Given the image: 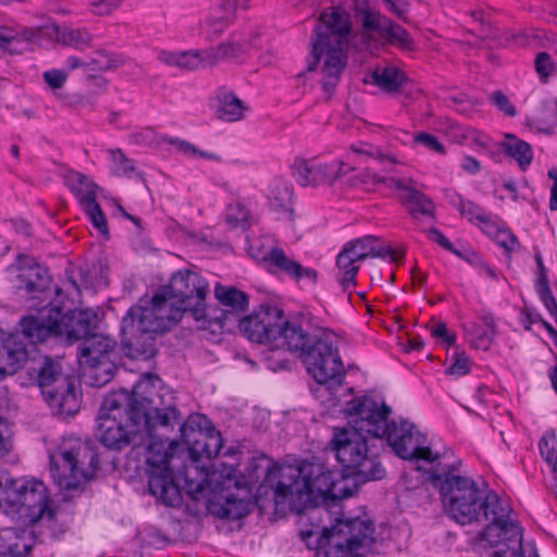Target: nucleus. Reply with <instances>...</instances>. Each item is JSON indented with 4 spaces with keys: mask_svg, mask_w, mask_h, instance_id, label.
Masks as SVG:
<instances>
[{
    "mask_svg": "<svg viewBox=\"0 0 557 557\" xmlns=\"http://www.w3.org/2000/svg\"><path fill=\"white\" fill-rule=\"evenodd\" d=\"M458 210L462 215L467 216L469 221L478 220L479 222L487 223V219L484 216L483 210L471 201L460 199Z\"/></svg>",
    "mask_w": 557,
    "mask_h": 557,
    "instance_id": "48",
    "label": "nucleus"
},
{
    "mask_svg": "<svg viewBox=\"0 0 557 557\" xmlns=\"http://www.w3.org/2000/svg\"><path fill=\"white\" fill-rule=\"evenodd\" d=\"M235 323L251 342L267 344L272 349L299 351L308 373L317 383L341 384L345 370L332 332L321 330L308 334L297 323L284 321L283 311L272 306H261Z\"/></svg>",
    "mask_w": 557,
    "mask_h": 557,
    "instance_id": "3",
    "label": "nucleus"
},
{
    "mask_svg": "<svg viewBox=\"0 0 557 557\" xmlns=\"http://www.w3.org/2000/svg\"><path fill=\"white\" fill-rule=\"evenodd\" d=\"M351 23L345 11L331 9L323 12L315 28L312 41V58L308 71L320 65L322 86L331 96L347 64V50L350 41Z\"/></svg>",
    "mask_w": 557,
    "mask_h": 557,
    "instance_id": "6",
    "label": "nucleus"
},
{
    "mask_svg": "<svg viewBox=\"0 0 557 557\" xmlns=\"http://www.w3.org/2000/svg\"><path fill=\"white\" fill-rule=\"evenodd\" d=\"M16 268L18 270V289L25 290L33 298L39 297L48 289L50 276L46 268L24 256H18Z\"/></svg>",
    "mask_w": 557,
    "mask_h": 557,
    "instance_id": "21",
    "label": "nucleus"
},
{
    "mask_svg": "<svg viewBox=\"0 0 557 557\" xmlns=\"http://www.w3.org/2000/svg\"><path fill=\"white\" fill-rule=\"evenodd\" d=\"M336 267L338 269L337 278L343 288H348L350 285H355V278L360 265L359 262L344 248L337 256Z\"/></svg>",
    "mask_w": 557,
    "mask_h": 557,
    "instance_id": "39",
    "label": "nucleus"
},
{
    "mask_svg": "<svg viewBox=\"0 0 557 557\" xmlns=\"http://www.w3.org/2000/svg\"><path fill=\"white\" fill-rule=\"evenodd\" d=\"M387 10L396 17L408 23L407 13L409 11V2L407 0H389L384 2Z\"/></svg>",
    "mask_w": 557,
    "mask_h": 557,
    "instance_id": "53",
    "label": "nucleus"
},
{
    "mask_svg": "<svg viewBox=\"0 0 557 557\" xmlns=\"http://www.w3.org/2000/svg\"><path fill=\"white\" fill-rule=\"evenodd\" d=\"M483 327L476 324L465 325V331L471 336L470 343L476 349L488 350L496 335L494 318L491 314H484L481 318Z\"/></svg>",
    "mask_w": 557,
    "mask_h": 557,
    "instance_id": "36",
    "label": "nucleus"
},
{
    "mask_svg": "<svg viewBox=\"0 0 557 557\" xmlns=\"http://www.w3.org/2000/svg\"><path fill=\"white\" fill-rule=\"evenodd\" d=\"M36 37H38L37 29L1 26L0 54L20 53V45L23 42H29Z\"/></svg>",
    "mask_w": 557,
    "mask_h": 557,
    "instance_id": "30",
    "label": "nucleus"
},
{
    "mask_svg": "<svg viewBox=\"0 0 557 557\" xmlns=\"http://www.w3.org/2000/svg\"><path fill=\"white\" fill-rule=\"evenodd\" d=\"M250 41L237 38L235 35L215 47L208 48L211 66L218 65L225 60L238 59L250 49Z\"/></svg>",
    "mask_w": 557,
    "mask_h": 557,
    "instance_id": "29",
    "label": "nucleus"
},
{
    "mask_svg": "<svg viewBox=\"0 0 557 557\" xmlns=\"http://www.w3.org/2000/svg\"><path fill=\"white\" fill-rule=\"evenodd\" d=\"M265 259L295 280L308 278L311 282L317 280L315 270L304 268L298 262L289 259L281 248L272 249Z\"/></svg>",
    "mask_w": 557,
    "mask_h": 557,
    "instance_id": "33",
    "label": "nucleus"
},
{
    "mask_svg": "<svg viewBox=\"0 0 557 557\" xmlns=\"http://www.w3.org/2000/svg\"><path fill=\"white\" fill-rule=\"evenodd\" d=\"M83 210L86 212V214L91 220L94 226L103 235L109 234V227L107 224V219L101 210L99 203L96 201L89 203L88 206L84 207Z\"/></svg>",
    "mask_w": 557,
    "mask_h": 557,
    "instance_id": "47",
    "label": "nucleus"
},
{
    "mask_svg": "<svg viewBox=\"0 0 557 557\" xmlns=\"http://www.w3.org/2000/svg\"><path fill=\"white\" fill-rule=\"evenodd\" d=\"M467 138L475 143L480 147L488 146L491 139L485 134L480 133L479 131L471 129L468 132Z\"/></svg>",
    "mask_w": 557,
    "mask_h": 557,
    "instance_id": "64",
    "label": "nucleus"
},
{
    "mask_svg": "<svg viewBox=\"0 0 557 557\" xmlns=\"http://www.w3.org/2000/svg\"><path fill=\"white\" fill-rule=\"evenodd\" d=\"M250 211L240 201L230 203L226 210L225 221L232 227L246 228L249 225Z\"/></svg>",
    "mask_w": 557,
    "mask_h": 557,
    "instance_id": "43",
    "label": "nucleus"
},
{
    "mask_svg": "<svg viewBox=\"0 0 557 557\" xmlns=\"http://www.w3.org/2000/svg\"><path fill=\"white\" fill-rule=\"evenodd\" d=\"M88 373L85 375L90 380V384L94 386H102L109 383L113 377V371L115 369L113 360L103 359L97 364L87 366Z\"/></svg>",
    "mask_w": 557,
    "mask_h": 557,
    "instance_id": "40",
    "label": "nucleus"
},
{
    "mask_svg": "<svg viewBox=\"0 0 557 557\" xmlns=\"http://www.w3.org/2000/svg\"><path fill=\"white\" fill-rule=\"evenodd\" d=\"M431 238L436 242L438 245H441L443 248H445L448 251H451L454 253H458L457 250L454 248L453 244L449 242L445 235L440 232L437 228H432L430 231Z\"/></svg>",
    "mask_w": 557,
    "mask_h": 557,
    "instance_id": "61",
    "label": "nucleus"
},
{
    "mask_svg": "<svg viewBox=\"0 0 557 557\" xmlns=\"http://www.w3.org/2000/svg\"><path fill=\"white\" fill-rule=\"evenodd\" d=\"M26 531L7 528L0 531V557H22L32 549L25 540Z\"/></svg>",
    "mask_w": 557,
    "mask_h": 557,
    "instance_id": "31",
    "label": "nucleus"
},
{
    "mask_svg": "<svg viewBox=\"0 0 557 557\" xmlns=\"http://www.w3.org/2000/svg\"><path fill=\"white\" fill-rule=\"evenodd\" d=\"M344 249L350 253L358 262L371 258H389L393 262H398L403 256L404 250L395 249L391 246H384L380 239L374 236H364L347 243Z\"/></svg>",
    "mask_w": 557,
    "mask_h": 557,
    "instance_id": "23",
    "label": "nucleus"
},
{
    "mask_svg": "<svg viewBox=\"0 0 557 557\" xmlns=\"http://www.w3.org/2000/svg\"><path fill=\"white\" fill-rule=\"evenodd\" d=\"M97 327V315L89 310L61 312L58 318V337H65L71 344L89 337Z\"/></svg>",
    "mask_w": 557,
    "mask_h": 557,
    "instance_id": "20",
    "label": "nucleus"
},
{
    "mask_svg": "<svg viewBox=\"0 0 557 557\" xmlns=\"http://www.w3.org/2000/svg\"><path fill=\"white\" fill-rule=\"evenodd\" d=\"M391 182L394 184V187L405 193L401 199L411 215H431L433 213V202L429 197L410 185L413 183L412 178L408 181L403 177L391 178Z\"/></svg>",
    "mask_w": 557,
    "mask_h": 557,
    "instance_id": "27",
    "label": "nucleus"
},
{
    "mask_svg": "<svg viewBox=\"0 0 557 557\" xmlns=\"http://www.w3.org/2000/svg\"><path fill=\"white\" fill-rule=\"evenodd\" d=\"M208 282L194 271L175 273L168 286L150 300L128 309L121 324L122 345L133 359H150L157 354V336L170 331L184 314L206 319Z\"/></svg>",
    "mask_w": 557,
    "mask_h": 557,
    "instance_id": "1",
    "label": "nucleus"
},
{
    "mask_svg": "<svg viewBox=\"0 0 557 557\" xmlns=\"http://www.w3.org/2000/svg\"><path fill=\"white\" fill-rule=\"evenodd\" d=\"M27 357V348L21 335L0 330V380L16 373Z\"/></svg>",
    "mask_w": 557,
    "mask_h": 557,
    "instance_id": "22",
    "label": "nucleus"
},
{
    "mask_svg": "<svg viewBox=\"0 0 557 557\" xmlns=\"http://www.w3.org/2000/svg\"><path fill=\"white\" fill-rule=\"evenodd\" d=\"M65 180L66 185L77 197L82 208L96 201L98 186L91 181L90 177L79 172H70Z\"/></svg>",
    "mask_w": 557,
    "mask_h": 557,
    "instance_id": "35",
    "label": "nucleus"
},
{
    "mask_svg": "<svg viewBox=\"0 0 557 557\" xmlns=\"http://www.w3.org/2000/svg\"><path fill=\"white\" fill-rule=\"evenodd\" d=\"M249 512V504L244 499L235 497H226L225 502L221 505L220 510L216 512L221 518L230 520H237Z\"/></svg>",
    "mask_w": 557,
    "mask_h": 557,
    "instance_id": "42",
    "label": "nucleus"
},
{
    "mask_svg": "<svg viewBox=\"0 0 557 557\" xmlns=\"http://www.w3.org/2000/svg\"><path fill=\"white\" fill-rule=\"evenodd\" d=\"M383 438L387 440L395 454L403 459H423L432 462L438 458L437 454L434 455L429 447L423 446V434L408 421H392Z\"/></svg>",
    "mask_w": 557,
    "mask_h": 557,
    "instance_id": "16",
    "label": "nucleus"
},
{
    "mask_svg": "<svg viewBox=\"0 0 557 557\" xmlns=\"http://www.w3.org/2000/svg\"><path fill=\"white\" fill-rule=\"evenodd\" d=\"M120 64V60L102 51H97L95 55L88 60V71H109L116 69Z\"/></svg>",
    "mask_w": 557,
    "mask_h": 557,
    "instance_id": "46",
    "label": "nucleus"
},
{
    "mask_svg": "<svg viewBox=\"0 0 557 557\" xmlns=\"http://www.w3.org/2000/svg\"><path fill=\"white\" fill-rule=\"evenodd\" d=\"M61 317L59 307H45L36 314L21 320L22 333L30 343H41L49 337H58V318Z\"/></svg>",
    "mask_w": 557,
    "mask_h": 557,
    "instance_id": "19",
    "label": "nucleus"
},
{
    "mask_svg": "<svg viewBox=\"0 0 557 557\" xmlns=\"http://www.w3.org/2000/svg\"><path fill=\"white\" fill-rule=\"evenodd\" d=\"M357 151L360 153L369 154L370 157L376 159L382 165L385 166L386 172H392L393 166L399 163L395 156L383 153L379 148H370L369 150L358 149Z\"/></svg>",
    "mask_w": 557,
    "mask_h": 557,
    "instance_id": "49",
    "label": "nucleus"
},
{
    "mask_svg": "<svg viewBox=\"0 0 557 557\" xmlns=\"http://www.w3.org/2000/svg\"><path fill=\"white\" fill-rule=\"evenodd\" d=\"M153 428L144 445L146 449V462L150 467L149 491L166 506H178L182 502V493L177 486L173 471L170 468L171 456L166 450L163 435L154 434Z\"/></svg>",
    "mask_w": 557,
    "mask_h": 557,
    "instance_id": "11",
    "label": "nucleus"
},
{
    "mask_svg": "<svg viewBox=\"0 0 557 557\" xmlns=\"http://www.w3.org/2000/svg\"><path fill=\"white\" fill-rule=\"evenodd\" d=\"M271 193L273 197L280 201L281 206L288 205L293 197V188L286 183H277Z\"/></svg>",
    "mask_w": 557,
    "mask_h": 557,
    "instance_id": "59",
    "label": "nucleus"
},
{
    "mask_svg": "<svg viewBox=\"0 0 557 557\" xmlns=\"http://www.w3.org/2000/svg\"><path fill=\"white\" fill-rule=\"evenodd\" d=\"M369 437L347 428L335 430L333 448L337 460L348 472L346 478L352 476L362 483L384 478L385 469L371 453Z\"/></svg>",
    "mask_w": 557,
    "mask_h": 557,
    "instance_id": "10",
    "label": "nucleus"
},
{
    "mask_svg": "<svg viewBox=\"0 0 557 557\" xmlns=\"http://www.w3.org/2000/svg\"><path fill=\"white\" fill-rule=\"evenodd\" d=\"M502 147L508 156L518 162L522 171L529 168L533 160V150L530 144L512 134H506Z\"/></svg>",
    "mask_w": 557,
    "mask_h": 557,
    "instance_id": "38",
    "label": "nucleus"
},
{
    "mask_svg": "<svg viewBox=\"0 0 557 557\" xmlns=\"http://www.w3.org/2000/svg\"><path fill=\"white\" fill-rule=\"evenodd\" d=\"M48 35L55 41L76 49L89 47L92 36L84 28H74L67 25H52L48 28Z\"/></svg>",
    "mask_w": 557,
    "mask_h": 557,
    "instance_id": "34",
    "label": "nucleus"
},
{
    "mask_svg": "<svg viewBox=\"0 0 557 557\" xmlns=\"http://www.w3.org/2000/svg\"><path fill=\"white\" fill-rule=\"evenodd\" d=\"M548 177L553 180V186L550 188V210H557V169L553 168L548 171Z\"/></svg>",
    "mask_w": 557,
    "mask_h": 557,
    "instance_id": "63",
    "label": "nucleus"
},
{
    "mask_svg": "<svg viewBox=\"0 0 557 557\" xmlns=\"http://www.w3.org/2000/svg\"><path fill=\"white\" fill-rule=\"evenodd\" d=\"M112 172L117 176H128L136 171L131 159L121 149L109 150Z\"/></svg>",
    "mask_w": 557,
    "mask_h": 557,
    "instance_id": "44",
    "label": "nucleus"
},
{
    "mask_svg": "<svg viewBox=\"0 0 557 557\" xmlns=\"http://www.w3.org/2000/svg\"><path fill=\"white\" fill-rule=\"evenodd\" d=\"M373 524L366 519L355 518L338 520L335 525L324 529L321 545L324 550L319 557H363L360 549L370 547L373 543Z\"/></svg>",
    "mask_w": 557,
    "mask_h": 557,
    "instance_id": "12",
    "label": "nucleus"
},
{
    "mask_svg": "<svg viewBox=\"0 0 557 557\" xmlns=\"http://www.w3.org/2000/svg\"><path fill=\"white\" fill-rule=\"evenodd\" d=\"M539 293L541 295V299L545 305L546 309L553 317L557 318V301L554 298L548 284L540 285Z\"/></svg>",
    "mask_w": 557,
    "mask_h": 557,
    "instance_id": "56",
    "label": "nucleus"
},
{
    "mask_svg": "<svg viewBox=\"0 0 557 557\" xmlns=\"http://www.w3.org/2000/svg\"><path fill=\"white\" fill-rule=\"evenodd\" d=\"M490 100L506 115L512 117L517 114L515 106L509 101L508 97L503 91H494L491 94Z\"/></svg>",
    "mask_w": 557,
    "mask_h": 557,
    "instance_id": "50",
    "label": "nucleus"
},
{
    "mask_svg": "<svg viewBox=\"0 0 557 557\" xmlns=\"http://www.w3.org/2000/svg\"><path fill=\"white\" fill-rule=\"evenodd\" d=\"M470 371V360L462 352L457 354L454 363L447 370V373L450 375L462 376Z\"/></svg>",
    "mask_w": 557,
    "mask_h": 557,
    "instance_id": "54",
    "label": "nucleus"
},
{
    "mask_svg": "<svg viewBox=\"0 0 557 557\" xmlns=\"http://www.w3.org/2000/svg\"><path fill=\"white\" fill-rule=\"evenodd\" d=\"M122 0H89L94 12L98 15H107L111 13Z\"/></svg>",
    "mask_w": 557,
    "mask_h": 557,
    "instance_id": "58",
    "label": "nucleus"
},
{
    "mask_svg": "<svg viewBox=\"0 0 557 557\" xmlns=\"http://www.w3.org/2000/svg\"><path fill=\"white\" fill-rule=\"evenodd\" d=\"M539 448L542 457L553 468L555 474H557V438L554 433L544 435L540 443Z\"/></svg>",
    "mask_w": 557,
    "mask_h": 557,
    "instance_id": "45",
    "label": "nucleus"
},
{
    "mask_svg": "<svg viewBox=\"0 0 557 557\" xmlns=\"http://www.w3.org/2000/svg\"><path fill=\"white\" fill-rule=\"evenodd\" d=\"M235 12L232 10L223 9L211 13L207 20L200 25V34L208 39H215L220 37L224 30L234 21Z\"/></svg>",
    "mask_w": 557,
    "mask_h": 557,
    "instance_id": "37",
    "label": "nucleus"
},
{
    "mask_svg": "<svg viewBox=\"0 0 557 557\" xmlns=\"http://www.w3.org/2000/svg\"><path fill=\"white\" fill-rule=\"evenodd\" d=\"M7 431L5 422L0 418V458L5 456L11 449L10 438L4 434Z\"/></svg>",
    "mask_w": 557,
    "mask_h": 557,
    "instance_id": "62",
    "label": "nucleus"
},
{
    "mask_svg": "<svg viewBox=\"0 0 557 557\" xmlns=\"http://www.w3.org/2000/svg\"><path fill=\"white\" fill-rule=\"evenodd\" d=\"M352 11L360 41L367 50L373 52L384 46H395L404 51L414 50L411 35L369 0H354Z\"/></svg>",
    "mask_w": 557,
    "mask_h": 557,
    "instance_id": "8",
    "label": "nucleus"
},
{
    "mask_svg": "<svg viewBox=\"0 0 557 557\" xmlns=\"http://www.w3.org/2000/svg\"><path fill=\"white\" fill-rule=\"evenodd\" d=\"M447 515L460 524L486 522L481 541L493 552L491 557H515L522 544V529L506 497L481 490L471 478L450 474L440 486Z\"/></svg>",
    "mask_w": 557,
    "mask_h": 557,
    "instance_id": "4",
    "label": "nucleus"
},
{
    "mask_svg": "<svg viewBox=\"0 0 557 557\" xmlns=\"http://www.w3.org/2000/svg\"><path fill=\"white\" fill-rule=\"evenodd\" d=\"M67 72L64 70H50L44 73V79L47 85L53 89H60L63 87L67 79Z\"/></svg>",
    "mask_w": 557,
    "mask_h": 557,
    "instance_id": "51",
    "label": "nucleus"
},
{
    "mask_svg": "<svg viewBox=\"0 0 557 557\" xmlns=\"http://www.w3.org/2000/svg\"><path fill=\"white\" fill-rule=\"evenodd\" d=\"M356 482L341 476L313 461H305L299 467L285 466L280 470V481L275 486V502L284 503L296 497L304 503L318 504L320 500L343 499L354 495Z\"/></svg>",
    "mask_w": 557,
    "mask_h": 557,
    "instance_id": "5",
    "label": "nucleus"
},
{
    "mask_svg": "<svg viewBox=\"0 0 557 557\" xmlns=\"http://www.w3.org/2000/svg\"><path fill=\"white\" fill-rule=\"evenodd\" d=\"M158 376L146 374L133 388L107 396L100 408L97 437L112 450L139 448L153 428L173 429L180 421V411L173 396L156 391Z\"/></svg>",
    "mask_w": 557,
    "mask_h": 557,
    "instance_id": "2",
    "label": "nucleus"
},
{
    "mask_svg": "<svg viewBox=\"0 0 557 557\" xmlns=\"http://www.w3.org/2000/svg\"><path fill=\"white\" fill-rule=\"evenodd\" d=\"M431 334L436 338H442L448 345H454L456 342L455 334H450L447 330V326L444 322H440L433 326L431 330Z\"/></svg>",
    "mask_w": 557,
    "mask_h": 557,
    "instance_id": "60",
    "label": "nucleus"
},
{
    "mask_svg": "<svg viewBox=\"0 0 557 557\" xmlns=\"http://www.w3.org/2000/svg\"><path fill=\"white\" fill-rule=\"evenodd\" d=\"M346 413L350 430H356L373 440L383 438L391 424L387 422L391 409L383 401L372 397L354 398L347 404Z\"/></svg>",
    "mask_w": 557,
    "mask_h": 557,
    "instance_id": "14",
    "label": "nucleus"
},
{
    "mask_svg": "<svg viewBox=\"0 0 557 557\" xmlns=\"http://www.w3.org/2000/svg\"><path fill=\"white\" fill-rule=\"evenodd\" d=\"M343 162L334 160L323 162L317 158H296L292 164V176L304 187L333 184L339 176Z\"/></svg>",
    "mask_w": 557,
    "mask_h": 557,
    "instance_id": "18",
    "label": "nucleus"
},
{
    "mask_svg": "<svg viewBox=\"0 0 557 557\" xmlns=\"http://www.w3.org/2000/svg\"><path fill=\"white\" fill-rule=\"evenodd\" d=\"M213 101L218 119L225 122L242 120L245 111L248 109L244 102L225 86L216 89Z\"/></svg>",
    "mask_w": 557,
    "mask_h": 557,
    "instance_id": "26",
    "label": "nucleus"
},
{
    "mask_svg": "<svg viewBox=\"0 0 557 557\" xmlns=\"http://www.w3.org/2000/svg\"><path fill=\"white\" fill-rule=\"evenodd\" d=\"M496 242L499 246L504 247L507 251H513L519 246L518 238L508 231H498L496 234Z\"/></svg>",
    "mask_w": 557,
    "mask_h": 557,
    "instance_id": "57",
    "label": "nucleus"
},
{
    "mask_svg": "<svg viewBox=\"0 0 557 557\" xmlns=\"http://www.w3.org/2000/svg\"><path fill=\"white\" fill-rule=\"evenodd\" d=\"M114 347L113 339L94 332L84 341L81 347L79 363L89 366L97 364L103 359L112 360L111 356L114 354Z\"/></svg>",
    "mask_w": 557,
    "mask_h": 557,
    "instance_id": "24",
    "label": "nucleus"
},
{
    "mask_svg": "<svg viewBox=\"0 0 557 557\" xmlns=\"http://www.w3.org/2000/svg\"><path fill=\"white\" fill-rule=\"evenodd\" d=\"M391 178L395 177L380 175L371 169H366L364 171L351 177V185L355 187L363 188L366 190H370L376 184H385L388 187H394V184L391 182Z\"/></svg>",
    "mask_w": 557,
    "mask_h": 557,
    "instance_id": "41",
    "label": "nucleus"
},
{
    "mask_svg": "<svg viewBox=\"0 0 557 557\" xmlns=\"http://www.w3.org/2000/svg\"><path fill=\"white\" fill-rule=\"evenodd\" d=\"M535 69L542 77H548L554 71L550 55L546 52H540L535 60Z\"/></svg>",
    "mask_w": 557,
    "mask_h": 557,
    "instance_id": "55",
    "label": "nucleus"
},
{
    "mask_svg": "<svg viewBox=\"0 0 557 557\" xmlns=\"http://www.w3.org/2000/svg\"><path fill=\"white\" fill-rule=\"evenodd\" d=\"M94 447L79 440L64 441L50 454V472L55 485L65 492H82L98 470Z\"/></svg>",
    "mask_w": 557,
    "mask_h": 557,
    "instance_id": "7",
    "label": "nucleus"
},
{
    "mask_svg": "<svg viewBox=\"0 0 557 557\" xmlns=\"http://www.w3.org/2000/svg\"><path fill=\"white\" fill-rule=\"evenodd\" d=\"M37 384L41 394L58 416H73L79 408L74 380L62 372L61 366L50 358H45L37 370Z\"/></svg>",
    "mask_w": 557,
    "mask_h": 557,
    "instance_id": "13",
    "label": "nucleus"
},
{
    "mask_svg": "<svg viewBox=\"0 0 557 557\" xmlns=\"http://www.w3.org/2000/svg\"><path fill=\"white\" fill-rule=\"evenodd\" d=\"M281 469L282 467L275 466L265 456H260L250 459L246 472L250 483H257L260 479H263L275 491V486L280 481Z\"/></svg>",
    "mask_w": 557,
    "mask_h": 557,
    "instance_id": "32",
    "label": "nucleus"
},
{
    "mask_svg": "<svg viewBox=\"0 0 557 557\" xmlns=\"http://www.w3.org/2000/svg\"><path fill=\"white\" fill-rule=\"evenodd\" d=\"M417 144L423 145L425 148L435 151L437 153H444L445 149L442 143L438 141L437 137L428 133H418L414 136Z\"/></svg>",
    "mask_w": 557,
    "mask_h": 557,
    "instance_id": "52",
    "label": "nucleus"
},
{
    "mask_svg": "<svg viewBox=\"0 0 557 557\" xmlns=\"http://www.w3.org/2000/svg\"><path fill=\"white\" fill-rule=\"evenodd\" d=\"M214 295L222 309L207 310L205 322H214L222 329H230L238 321L239 315L248 308L249 297L246 293L233 286L216 284Z\"/></svg>",
    "mask_w": 557,
    "mask_h": 557,
    "instance_id": "17",
    "label": "nucleus"
},
{
    "mask_svg": "<svg viewBox=\"0 0 557 557\" xmlns=\"http://www.w3.org/2000/svg\"><path fill=\"white\" fill-rule=\"evenodd\" d=\"M0 509L5 513H18L30 523L44 519L51 521L53 510L49 506L47 486L36 480L0 478Z\"/></svg>",
    "mask_w": 557,
    "mask_h": 557,
    "instance_id": "9",
    "label": "nucleus"
},
{
    "mask_svg": "<svg viewBox=\"0 0 557 557\" xmlns=\"http://www.w3.org/2000/svg\"><path fill=\"white\" fill-rule=\"evenodd\" d=\"M181 437L187 444L190 455L195 459L216 457L223 446L220 432L209 428L208 419L202 414H190L185 422H182L180 414L178 423Z\"/></svg>",
    "mask_w": 557,
    "mask_h": 557,
    "instance_id": "15",
    "label": "nucleus"
},
{
    "mask_svg": "<svg viewBox=\"0 0 557 557\" xmlns=\"http://www.w3.org/2000/svg\"><path fill=\"white\" fill-rule=\"evenodd\" d=\"M159 61L171 66L187 71L211 66L208 48L203 50L170 51L162 50L158 54Z\"/></svg>",
    "mask_w": 557,
    "mask_h": 557,
    "instance_id": "25",
    "label": "nucleus"
},
{
    "mask_svg": "<svg viewBox=\"0 0 557 557\" xmlns=\"http://www.w3.org/2000/svg\"><path fill=\"white\" fill-rule=\"evenodd\" d=\"M371 79L383 91L394 94L400 90L406 82L405 73L393 64L377 65L371 73Z\"/></svg>",
    "mask_w": 557,
    "mask_h": 557,
    "instance_id": "28",
    "label": "nucleus"
}]
</instances>
